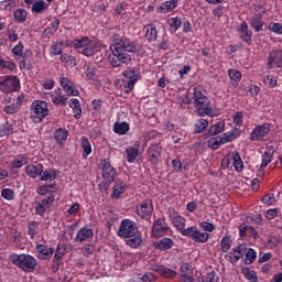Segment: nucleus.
I'll list each match as a JSON object with an SVG mask.
<instances>
[{"label": "nucleus", "mask_w": 282, "mask_h": 282, "mask_svg": "<svg viewBox=\"0 0 282 282\" xmlns=\"http://www.w3.org/2000/svg\"><path fill=\"white\" fill-rule=\"evenodd\" d=\"M112 55L108 59L112 67H120V65H129L132 58L130 54L139 51L138 44L133 43L124 35L115 34L112 36V44L110 45ZM130 53V54H129Z\"/></svg>", "instance_id": "nucleus-1"}, {"label": "nucleus", "mask_w": 282, "mask_h": 282, "mask_svg": "<svg viewBox=\"0 0 282 282\" xmlns=\"http://www.w3.org/2000/svg\"><path fill=\"white\" fill-rule=\"evenodd\" d=\"M117 235L121 237V239H127L126 243L130 248H140V246H142V232L138 229V225L131 219L121 220Z\"/></svg>", "instance_id": "nucleus-2"}, {"label": "nucleus", "mask_w": 282, "mask_h": 282, "mask_svg": "<svg viewBox=\"0 0 282 282\" xmlns=\"http://www.w3.org/2000/svg\"><path fill=\"white\" fill-rule=\"evenodd\" d=\"M193 91L196 113H198L200 118H204V116H210L213 113V106L210 104V99L206 95V90L198 86L195 87Z\"/></svg>", "instance_id": "nucleus-3"}, {"label": "nucleus", "mask_w": 282, "mask_h": 282, "mask_svg": "<svg viewBox=\"0 0 282 282\" xmlns=\"http://www.w3.org/2000/svg\"><path fill=\"white\" fill-rule=\"evenodd\" d=\"M72 45L79 54H83L84 56H94V54L100 52V46H98L96 41L90 40L87 36L79 40H74Z\"/></svg>", "instance_id": "nucleus-4"}, {"label": "nucleus", "mask_w": 282, "mask_h": 282, "mask_svg": "<svg viewBox=\"0 0 282 282\" xmlns=\"http://www.w3.org/2000/svg\"><path fill=\"white\" fill-rule=\"evenodd\" d=\"M10 261H12L13 265H17L24 272H33V270H36V259L30 254H11L9 256Z\"/></svg>", "instance_id": "nucleus-5"}, {"label": "nucleus", "mask_w": 282, "mask_h": 282, "mask_svg": "<svg viewBox=\"0 0 282 282\" xmlns=\"http://www.w3.org/2000/svg\"><path fill=\"white\" fill-rule=\"evenodd\" d=\"M50 116V108L44 100H34L30 108V118L33 122H42Z\"/></svg>", "instance_id": "nucleus-6"}, {"label": "nucleus", "mask_w": 282, "mask_h": 282, "mask_svg": "<svg viewBox=\"0 0 282 282\" xmlns=\"http://www.w3.org/2000/svg\"><path fill=\"white\" fill-rule=\"evenodd\" d=\"M123 78V89L124 94H131L133 91V87H135V83L140 80V70L135 67H129L122 73Z\"/></svg>", "instance_id": "nucleus-7"}, {"label": "nucleus", "mask_w": 282, "mask_h": 282, "mask_svg": "<svg viewBox=\"0 0 282 282\" xmlns=\"http://www.w3.org/2000/svg\"><path fill=\"white\" fill-rule=\"evenodd\" d=\"M183 237H189L196 243H206L210 235L208 232H202L196 226H193L183 230Z\"/></svg>", "instance_id": "nucleus-8"}, {"label": "nucleus", "mask_w": 282, "mask_h": 282, "mask_svg": "<svg viewBox=\"0 0 282 282\" xmlns=\"http://www.w3.org/2000/svg\"><path fill=\"white\" fill-rule=\"evenodd\" d=\"M135 213L141 219H151L153 215V200L145 199L135 207Z\"/></svg>", "instance_id": "nucleus-9"}, {"label": "nucleus", "mask_w": 282, "mask_h": 282, "mask_svg": "<svg viewBox=\"0 0 282 282\" xmlns=\"http://www.w3.org/2000/svg\"><path fill=\"white\" fill-rule=\"evenodd\" d=\"M19 85L20 82L17 76H8L0 82V91H2V94H12V91H17V89H19Z\"/></svg>", "instance_id": "nucleus-10"}, {"label": "nucleus", "mask_w": 282, "mask_h": 282, "mask_svg": "<svg viewBox=\"0 0 282 282\" xmlns=\"http://www.w3.org/2000/svg\"><path fill=\"white\" fill-rule=\"evenodd\" d=\"M270 133V123H262L256 126V128L250 132L251 142H259Z\"/></svg>", "instance_id": "nucleus-11"}, {"label": "nucleus", "mask_w": 282, "mask_h": 282, "mask_svg": "<svg viewBox=\"0 0 282 282\" xmlns=\"http://www.w3.org/2000/svg\"><path fill=\"white\" fill-rule=\"evenodd\" d=\"M268 69H274L282 67V50L271 51L269 53Z\"/></svg>", "instance_id": "nucleus-12"}, {"label": "nucleus", "mask_w": 282, "mask_h": 282, "mask_svg": "<svg viewBox=\"0 0 282 282\" xmlns=\"http://www.w3.org/2000/svg\"><path fill=\"white\" fill-rule=\"evenodd\" d=\"M169 232V225L164 218H159L154 221L152 226V236L153 237H164Z\"/></svg>", "instance_id": "nucleus-13"}, {"label": "nucleus", "mask_w": 282, "mask_h": 282, "mask_svg": "<svg viewBox=\"0 0 282 282\" xmlns=\"http://www.w3.org/2000/svg\"><path fill=\"white\" fill-rule=\"evenodd\" d=\"M54 204V195H50L44 197L42 200H39L35 205V213L36 215H40V217H43L45 215V210L53 206Z\"/></svg>", "instance_id": "nucleus-14"}, {"label": "nucleus", "mask_w": 282, "mask_h": 282, "mask_svg": "<svg viewBox=\"0 0 282 282\" xmlns=\"http://www.w3.org/2000/svg\"><path fill=\"white\" fill-rule=\"evenodd\" d=\"M148 160L149 162H151V164H153V166H158V164H160V158H162V147H160V144H152L149 149H148Z\"/></svg>", "instance_id": "nucleus-15"}, {"label": "nucleus", "mask_w": 282, "mask_h": 282, "mask_svg": "<svg viewBox=\"0 0 282 282\" xmlns=\"http://www.w3.org/2000/svg\"><path fill=\"white\" fill-rule=\"evenodd\" d=\"M59 83L66 96H79L80 91L76 89V85L69 78L59 77Z\"/></svg>", "instance_id": "nucleus-16"}, {"label": "nucleus", "mask_w": 282, "mask_h": 282, "mask_svg": "<svg viewBox=\"0 0 282 282\" xmlns=\"http://www.w3.org/2000/svg\"><path fill=\"white\" fill-rule=\"evenodd\" d=\"M116 169L111 166V163L107 160H104L102 165V177L106 182L113 183L116 182Z\"/></svg>", "instance_id": "nucleus-17"}, {"label": "nucleus", "mask_w": 282, "mask_h": 282, "mask_svg": "<svg viewBox=\"0 0 282 282\" xmlns=\"http://www.w3.org/2000/svg\"><path fill=\"white\" fill-rule=\"evenodd\" d=\"M63 257H65V248H62L61 245H58L53 257L52 272H58V270H61V265H63Z\"/></svg>", "instance_id": "nucleus-18"}, {"label": "nucleus", "mask_w": 282, "mask_h": 282, "mask_svg": "<svg viewBox=\"0 0 282 282\" xmlns=\"http://www.w3.org/2000/svg\"><path fill=\"white\" fill-rule=\"evenodd\" d=\"M35 250L37 252L39 259H42V261H47V259H52L54 254V248L47 247L43 243L36 245Z\"/></svg>", "instance_id": "nucleus-19"}, {"label": "nucleus", "mask_w": 282, "mask_h": 282, "mask_svg": "<svg viewBox=\"0 0 282 282\" xmlns=\"http://www.w3.org/2000/svg\"><path fill=\"white\" fill-rule=\"evenodd\" d=\"M88 239H94V230L89 227L80 228L75 237L77 243H83V241H88Z\"/></svg>", "instance_id": "nucleus-20"}, {"label": "nucleus", "mask_w": 282, "mask_h": 282, "mask_svg": "<svg viewBox=\"0 0 282 282\" xmlns=\"http://www.w3.org/2000/svg\"><path fill=\"white\" fill-rule=\"evenodd\" d=\"M238 32L240 33V39L247 43V45H252V31L248 30V22L243 21Z\"/></svg>", "instance_id": "nucleus-21"}, {"label": "nucleus", "mask_w": 282, "mask_h": 282, "mask_svg": "<svg viewBox=\"0 0 282 282\" xmlns=\"http://www.w3.org/2000/svg\"><path fill=\"white\" fill-rule=\"evenodd\" d=\"M181 281L193 282V267L191 263L186 262L181 264Z\"/></svg>", "instance_id": "nucleus-22"}, {"label": "nucleus", "mask_w": 282, "mask_h": 282, "mask_svg": "<svg viewBox=\"0 0 282 282\" xmlns=\"http://www.w3.org/2000/svg\"><path fill=\"white\" fill-rule=\"evenodd\" d=\"M25 174L28 177H40L41 173H43V164L39 163L36 165L30 164L25 166Z\"/></svg>", "instance_id": "nucleus-23"}, {"label": "nucleus", "mask_w": 282, "mask_h": 282, "mask_svg": "<svg viewBox=\"0 0 282 282\" xmlns=\"http://www.w3.org/2000/svg\"><path fill=\"white\" fill-rule=\"evenodd\" d=\"M56 177H58V170L48 169L44 171L42 165V173L40 174L41 182H54Z\"/></svg>", "instance_id": "nucleus-24"}, {"label": "nucleus", "mask_w": 282, "mask_h": 282, "mask_svg": "<svg viewBox=\"0 0 282 282\" xmlns=\"http://www.w3.org/2000/svg\"><path fill=\"white\" fill-rule=\"evenodd\" d=\"M153 270L154 272H159L164 279H175V276H177L175 271L164 265H154Z\"/></svg>", "instance_id": "nucleus-25"}, {"label": "nucleus", "mask_w": 282, "mask_h": 282, "mask_svg": "<svg viewBox=\"0 0 282 282\" xmlns=\"http://www.w3.org/2000/svg\"><path fill=\"white\" fill-rule=\"evenodd\" d=\"M55 95H52L53 105H62L65 107L67 105V95H63V90L61 88L55 89Z\"/></svg>", "instance_id": "nucleus-26"}, {"label": "nucleus", "mask_w": 282, "mask_h": 282, "mask_svg": "<svg viewBox=\"0 0 282 282\" xmlns=\"http://www.w3.org/2000/svg\"><path fill=\"white\" fill-rule=\"evenodd\" d=\"M173 239L171 238H163L159 241H154L153 242V248H155L156 250H171V248H173Z\"/></svg>", "instance_id": "nucleus-27"}, {"label": "nucleus", "mask_w": 282, "mask_h": 282, "mask_svg": "<svg viewBox=\"0 0 282 282\" xmlns=\"http://www.w3.org/2000/svg\"><path fill=\"white\" fill-rule=\"evenodd\" d=\"M145 30V39L149 43H153V41H158V29L153 24H147L144 26Z\"/></svg>", "instance_id": "nucleus-28"}, {"label": "nucleus", "mask_w": 282, "mask_h": 282, "mask_svg": "<svg viewBox=\"0 0 282 282\" xmlns=\"http://www.w3.org/2000/svg\"><path fill=\"white\" fill-rule=\"evenodd\" d=\"M70 109H73L74 118L78 120L83 116V108H80V101L76 98H72L68 102Z\"/></svg>", "instance_id": "nucleus-29"}, {"label": "nucleus", "mask_w": 282, "mask_h": 282, "mask_svg": "<svg viewBox=\"0 0 282 282\" xmlns=\"http://www.w3.org/2000/svg\"><path fill=\"white\" fill-rule=\"evenodd\" d=\"M274 155L273 148H267L265 152L262 154V163L260 165L261 171L272 162V156Z\"/></svg>", "instance_id": "nucleus-30"}, {"label": "nucleus", "mask_w": 282, "mask_h": 282, "mask_svg": "<svg viewBox=\"0 0 282 282\" xmlns=\"http://www.w3.org/2000/svg\"><path fill=\"white\" fill-rule=\"evenodd\" d=\"M231 160L234 162L235 171L241 173L243 171V161L241 160V154L238 151L231 153Z\"/></svg>", "instance_id": "nucleus-31"}, {"label": "nucleus", "mask_w": 282, "mask_h": 282, "mask_svg": "<svg viewBox=\"0 0 282 282\" xmlns=\"http://www.w3.org/2000/svg\"><path fill=\"white\" fill-rule=\"evenodd\" d=\"M127 191V183L123 181H117L112 188V196L116 197V199L120 198V195Z\"/></svg>", "instance_id": "nucleus-32"}, {"label": "nucleus", "mask_w": 282, "mask_h": 282, "mask_svg": "<svg viewBox=\"0 0 282 282\" xmlns=\"http://www.w3.org/2000/svg\"><path fill=\"white\" fill-rule=\"evenodd\" d=\"M79 144L84 151V159H87L88 155H91V143L89 142V139H87V137H82L79 140Z\"/></svg>", "instance_id": "nucleus-33"}, {"label": "nucleus", "mask_w": 282, "mask_h": 282, "mask_svg": "<svg viewBox=\"0 0 282 282\" xmlns=\"http://www.w3.org/2000/svg\"><path fill=\"white\" fill-rule=\"evenodd\" d=\"M69 131L67 129L58 128L55 130L54 138L58 144H63L67 140Z\"/></svg>", "instance_id": "nucleus-34"}, {"label": "nucleus", "mask_w": 282, "mask_h": 282, "mask_svg": "<svg viewBox=\"0 0 282 282\" xmlns=\"http://www.w3.org/2000/svg\"><path fill=\"white\" fill-rule=\"evenodd\" d=\"M180 3V0H170L165 1L161 4V12L166 14V12H173L175 8H177V4Z\"/></svg>", "instance_id": "nucleus-35"}, {"label": "nucleus", "mask_w": 282, "mask_h": 282, "mask_svg": "<svg viewBox=\"0 0 282 282\" xmlns=\"http://www.w3.org/2000/svg\"><path fill=\"white\" fill-rule=\"evenodd\" d=\"M228 76H229L234 87H238L239 83L241 82V72L230 68L228 70Z\"/></svg>", "instance_id": "nucleus-36"}, {"label": "nucleus", "mask_w": 282, "mask_h": 282, "mask_svg": "<svg viewBox=\"0 0 282 282\" xmlns=\"http://www.w3.org/2000/svg\"><path fill=\"white\" fill-rule=\"evenodd\" d=\"M113 131L115 133H118L119 135H124L129 131V123L127 122H116L113 124Z\"/></svg>", "instance_id": "nucleus-37"}, {"label": "nucleus", "mask_w": 282, "mask_h": 282, "mask_svg": "<svg viewBox=\"0 0 282 282\" xmlns=\"http://www.w3.org/2000/svg\"><path fill=\"white\" fill-rule=\"evenodd\" d=\"M225 127L226 122L220 120L209 128L208 133L209 135H218V133H221V131H224Z\"/></svg>", "instance_id": "nucleus-38"}, {"label": "nucleus", "mask_w": 282, "mask_h": 282, "mask_svg": "<svg viewBox=\"0 0 282 282\" xmlns=\"http://www.w3.org/2000/svg\"><path fill=\"white\" fill-rule=\"evenodd\" d=\"M242 274L247 281L257 282L259 281V278L257 276V272L254 270H251L248 267H245L242 269Z\"/></svg>", "instance_id": "nucleus-39"}, {"label": "nucleus", "mask_w": 282, "mask_h": 282, "mask_svg": "<svg viewBox=\"0 0 282 282\" xmlns=\"http://www.w3.org/2000/svg\"><path fill=\"white\" fill-rule=\"evenodd\" d=\"M138 155H140V149L130 148L127 150V161L130 164H133V162H135V160H138Z\"/></svg>", "instance_id": "nucleus-40"}, {"label": "nucleus", "mask_w": 282, "mask_h": 282, "mask_svg": "<svg viewBox=\"0 0 282 282\" xmlns=\"http://www.w3.org/2000/svg\"><path fill=\"white\" fill-rule=\"evenodd\" d=\"M245 254H246V259H245L246 265H250L254 263V261H257V251H254V249L252 248L247 249Z\"/></svg>", "instance_id": "nucleus-41"}, {"label": "nucleus", "mask_w": 282, "mask_h": 282, "mask_svg": "<svg viewBox=\"0 0 282 282\" xmlns=\"http://www.w3.org/2000/svg\"><path fill=\"white\" fill-rule=\"evenodd\" d=\"M175 228H177V230H181V234L183 235L184 230H186L185 226H186V219H184V217L182 216H176V218L172 219Z\"/></svg>", "instance_id": "nucleus-42"}, {"label": "nucleus", "mask_w": 282, "mask_h": 282, "mask_svg": "<svg viewBox=\"0 0 282 282\" xmlns=\"http://www.w3.org/2000/svg\"><path fill=\"white\" fill-rule=\"evenodd\" d=\"M207 128H208V120L199 119L194 124V133H203V131H206Z\"/></svg>", "instance_id": "nucleus-43"}, {"label": "nucleus", "mask_w": 282, "mask_h": 282, "mask_svg": "<svg viewBox=\"0 0 282 282\" xmlns=\"http://www.w3.org/2000/svg\"><path fill=\"white\" fill-rule=\"evenodd\" d=\"M250 25L256 30V32H261L263 30V21L261 17L256 15L250 20Z\"/></svg>", "instance_id": "nucleus-44"}, {"label": "nucleus", "mask_w": 282, "mask_h": 282, "mask_svg": "<svg viewBox=\"0 0 282 282\" xmlns=\"http://www.w3.org/2000/svg\"><path fill=\"white\" fill-rule=\"evenodd\" d=\"M13 17L17 23H25V19H28V13L25 9H18L14 11Z\"/></svg>", "instance_id": "nucleus-45"}, {"label": "nucleus", "mask_w": 282, "mask_h": 282, "mask_svg": "<svg viewBox=\"0 0 282 282\" xmlns=\"http://www.w3.org/2000/svg\"><path fill=\"white\" fill-rule=\"evenodd\" d=\"M62 63H66L68 67H76V57L74 55H69L67 53L61 55Z\"/></svg>", "instance_id": "nucleus-46"}, {"label": "nucleus", "mask_w": 282, "mask_h": 282, "mask_svg": "<svg viewBox=\"0 0 282 282\" xmlns=\"http://www.w3.org/2000/svg\"><path fill=\"white\" fill-rule=\"evenodd\" d=\"M231 246H232V240L230 239V236L223 237V239L220 240L221 252H228Z\"/></svg>", "instance_id": "nucleus-47"}, {"label": "nucleus", "mask_w": 282, "mask_h": 282, "mask_svg": "<svg viewBox=\"0 0 282 282\" xmlns=\"http://www.w3.org/2000/svg\"><path fill=\"white\" fill-rule=\"evenodd\" d=\"M207 144H208L209 149L217 151V149H219V147H221L224 143L221 141V137H217V138L209 139L207 141Z\"/></svg>", "instance_id": "nucleus-48"}, {"label": "nucleus", "mask_w": 282, "mask_h": 282, "mask_svg": "<svg viewBox=\"0 0 282 282\" xmlns=\"http://www.w3.org/2000/svg\"><path fill=\"white\" fill-rule=\"evenodd\" d=\"M25 164H28V158H25V155H19L12 162L13 169H21V166H25Z\"/></svg>", "instance_id": "nucleus-49"}, {"label": "nucleus", "mask_w": 282, "mask_h": 282, "mask_svg": "<svg viewBox=\"0 0 282 282\" xmlns=\"http://www.w3.org/2000/svg\"><path fill=\"white\" fill-rule=\"evenodd\" d=\"M39 230V221H31L28 224V232L31 239L36 237V231Z\"/></svg>", "instance_id": "nucleus-50"}, {"label": "nucleus", "mask_w": 282, "mask_h": 282, "mask_svg": "<svg viewBox=\"0 0 282 282\" xmlns=\"http://www.w3.org/2000/svg\"><path fill=\"white\" fill-rule=\"evenodd\" d=\"M23 42H19L18 45H15L11 52L15 58H23Z\"/></svg>", "instance_id": "nucleus-51"}, {"label": "nucleus", "mask_w": 282, "mask_h": 282, "mask_svg": "<svg viewBox=\"0 0 282 282\" xmlns=\"http://www.w3.org/2000/svg\"><path fill=\"white\" fill-rule=\"evenodd\" d=\"M63 42L53 43L51 46V54H53L54 56L63 54Z\"/></svg>", "instance_id": "nucleus-52"}, {"label": "nucleus", "mask_w": 282, "mask_h": 282, "mask_svg": "<svg viewBox=\"0 0 282 282\" xmlns=\"http://www.w3.org/2000/svg\"><path fill=\"white\" fill-rule=\"evenodd\" d=\"M12 132V126L8 122L0 124V138H4Z\"/></svg>", "instance_id": "nucleus-53"}, {"label": "nucleus", "mask_w": 282, "mask_h": 282, "mask_svg": "<svg viewBox=\"0 0 282 282\" xmlns=\"http://www.w3.org/2000/svg\"><path fill=\"white\" fill-rule=\"evenodd\" d=\"M86 76L89 78V80H98V69L89 66L86 70Z\"/></svg>", "instance_id": "nucleus-54"}, {"label": "nucleus", "mask_w": 282, "mask_h": 282, "mask_svg": "<svg viewBox=\"0 0 282 282\" xmlns=\"http://www.w3.org/2000/svg\"><path fill=\"white\" fill-rule=\"evenodd\" d=\"M1 197H3V199H7L8 202H12V199H14V189H11V188L2 189Z\"/></svg>", "instance_id": "nucleus-55"}, {"label": "nucleus", "mask_w": 282, "mask_h": 282, "mask_svg": "<svg viewBox=\"0 0 282 282\" xmlns=\"http://www.w3.org/2000/svg\"><path fill=\"white\" fill-rule=\"evenodd\" d=\"M236 139H237V135H235V132H225L223 137H220L223 144H228V142H232Z\"/></svg>", "instance_id": "nucleus-56"}, {"label": "nucleus", "mask_w": 282, "mask_h": 282, "mask_svg": "<svg viewBox=\"0 0 282 282\" xmlns=\"http://www.w3.org/2000/svg\"><path fill=\"white\" fill-rule=\"evenodd\" d=\"M219 281V278L217 276V273L215 271H212L207 273L205 278H202L199 282H217Z\"/></svg>", "instance_id": "nucleus-57"}, {"label": "nucleus", "mask_w": 282, "mask_h": 282, "mask_svg": "<svg viewBox=\"0 0 282 282\" xmlns=\"http://www.w3.org/2000/svg\"><path fill=\"white\" fill-rule=\"evenodd\" d=\"M263 83L267 87H270L273 89V87H276V79L272 75H268L263 78Z\"/></svg>", "instance_id": "nucleus-58"}, {"label": "nucleus", "mask_w": 282, "mask_h": 282, "mask_svg": "<svg viewBox=\"0 0 282 282\" xmlns=\"http://www.w3.org/2000/svg\"><path fill=\"white\" fill-rule=\"evenodd\" d=\"M261 202H263L267 206H272L276 202V197L274 194H265L262 198Z\"/></svg>", "instance_id": "nucleus-59"}, {"label": "nucleus", "mask_w": 282, "mask_h": 282, "mask_svg": "<svg viewBox=\"0 0 282 282\" xmlns=\"http://www.w3.org/2000/svg\"><path fill=\"white\" fill-rule=\"evenodd\" d=\"M246 250H248V248H246L243 245H238L236 248L232 249V252L239 257V259H243V254H246Z\"/></svg>", "instance_id": "nucleus-60"}, {"label": "nucleus", "mask_w": 282, "mask_h": 282, "mask_svg": "<svg viewBox=\"0 0 282 282\" xmlns=\"http://www.w3.org/2000/svg\"><path fill=\"white\" fill-rule=\"evenodd\" d=\"M191 102H193V97H191V94L188 93L178 98V104L181 105V107H184V105H191Z\"/></svg>", "instance_id": "nucleus-61"}, {"label": "nucleus", "mask_w": 282, "mask_h": 282, "mask_svg": "<svg viewBox=\"0 0 282 282\" xmlns=\"http://www.w3.org/2000/svg\"><path fill=\"white\" fill-rule=\"evenodd\" d=\"M129 3L127 2H121L119 4L116 6L115 8V17H120V14H122V12H124V10H127Z\"/></svg>", "instance_id": "nucleus-62"}, {"label": "nucleus", "mask_w": 282, "mask_h": 282, "mask_svg": "<svg viewBox=\"0 0 282 282\" xmlns=\"http://www.w3.org/2000/svg\"><path fill=\"white\" fill-rule=\"evenodd\" d=\"M3 111L7 115H14V113H18L20 111V108L18 106H15L14 104H11L9 106H6L3 108Z\"/></svg>", "instance_id": "nucleus-63"}, {"label": "nucleus", "mask_w": 282, "mask_h": 282, "mask_svg": "<svg viewBox=\"0 0 282 282\" xmlns=\"http://www.w3.org/2000/svg\"><path fill=\"white\" fill-rule=\"evenodd\" d=\"M269 30H270V32H274V34H282V24L271 22L269 24Z\"/></svg>", "instance_id": "nucleus-64"}]
</instances>
